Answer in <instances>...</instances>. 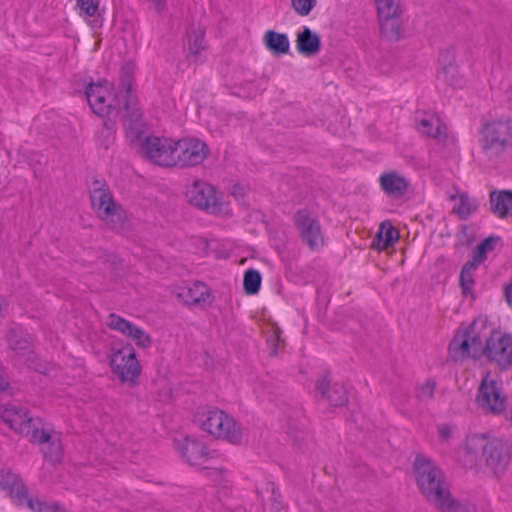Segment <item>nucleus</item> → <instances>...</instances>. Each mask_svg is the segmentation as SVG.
Listing matches in <instances>:
<instances>
[{
    "mask_svg": "<svg viewBox=\"0 0 512 512\" xmlns=\"http://www.w3.org/2000/svg\"><path fill=\"white\" fill-rule=\"evenodd\" d=\"M460 460L469 467L483 462L497 475L507 467L509 454L502 441L485 435H472L466 440Z\"/></svg>",
    "mask_w": 512,
    "mask_h": 512,
    "instance_id": "nucleus-1",
    "label": "nucleus"
},
{
    "mask_svg": "<svg viewBox=\"0 0 512 512\" xmlns=\"http://www.w3.org/2000/svg\"><path fill=\"white\" fill-rule=\"evenodd\" d=\"M414 475L421 493L443 512L453 507L440 469L427 457L417 455L414 461Z\"/></svg>",
    "mask_w": 512,
    "mask_h": 512,
    "instance_id": "nucleus-2",
    "label": "nucleus"
},
{
    "mask_svg": "<svg viewBox=\"0 0 512 512\" xmlns=\"http://www.w3.org/2000/svg\"><path fill=\"white\" fill-rule=\"evenodd\" d=\"M491 326L483 317L476 318L469 325H462L456 331L449 345V354L454 360L478 358L483 355Z\"/></svg>",
    "mask_w": 512,
    "mask_h": 512,
    "instance_id": "nucleus-3",
    "label": "nucleus"
},
{
    "mask_svg": "<svg viewBox=\"0 0 512 512\" xmlns=\"http://www.w3.org/2000/svg\"><path fill=\"white\" fill-rule=\"evenodd\" d=\"M199 428L216 440L240 445L244 439L241 425L222 409L211 407L196 418Z\"/></svg>",
    "mask_w": 512,
    "mask_h": 512,
    "instance_id": "nucleus-4",
    "label": "nucleus"
},
{
    "mask_svg": "<svg viewBox=\"0 0 512 512\" xmlns=\"http://www.w3.org/2000/svg\"><path fill=\"white\" fill-rule=\"evenodd\" d=\"M0 490L6 493L17 506H27L32 512H67L58 503L43 501L37 497L27 498L24 484L17 474L0 470Z\"/></svg>",
    "mask_w": 512,
    "mask_h": 512,
    "instance_id": "nucleus-5",
    "label": "nucleus"
},
{
    "mask_svg": "<svg viewBox=\"0 0 512 512\" xmlns=\"http://www.w3.org/2000/svg\"><path fill=\"white\" fill-rule=\"evenodd\" d=\"M109 367L112 374L124 385L135 387L139 383L142 366L135 347L124 343L119 348H112L108 355Z\"/></svg>",
    "mask_w": 512,
    "mask_h": 512,
    "instance_id": "nucleus-6",
    "label": "nucleus"
},
{
    "mask_svg": "<svg viewBox=\"0 0 512 512\" xmlns=\"http://www.w3.org/2000/svg\"><path fill=\"white\" fill-rule=\"evenodd\" d=\"M173 446L182 459L197 470L215 469L219 455L209 449L206 443L197 437L181 436L173 440Z\"/></svg>",
    "mask_w": 512,
    "mask_h": 512,
    "instance_id": "nucleus-7",
    "label": "nucleus"
},
{
    "mask_svg": "<svg viewBox=\"0 0 512 512\" xmlns=\"http://www.w3.org/2000/svg\"><path fill=\"white\" fill-rule=\"evenodd\" d=\"M480 142L487 157L498 156L512 147V118L487 122L482 128Z\"/></svg>",
    "mask_w": 512,
    "mask_h": 512,
    "instance_id": "nucleus-8",
    "label": "nucleus"
},
{
    "mask_svg": "<svg viewBox=\"0 0 512 512\" xmlns=\"http://www.w3.org/2000/svg\"><path fill=\"white\" fill-rule=\"evenodd\" d=\"M185 196L188 202L213 214L230 215V207L220 202L216 189L208 182L195 180L186 187Z\"/></svg>",
    "mask_w": 512,
    "mask_h": 512,
    "instance_id": "nucleus-9",
    "label": "nucleus"
},
{
    "mask_svg": "<svg viewBox=\"0 0 512 512\" xmlns=\"http://www.w3.org/2000/svg\"><path fill=\"white\" fill-rule=\"evenodd\" d=\"M90 201L96 216L109 226H114L123 216L122 207L114 200L107 184L102 181H94L90 189Z\"/></svg>",
    "mask_w": 512,
    "mask_h": 512,
    "instance_id": "nucleus-10",
    "label": "nucleus"
},
{
    "mask_svg": "<svg viewBox=\"0 0 512 512\" xmlns=\"http://www.w3.org/2000/svg\"><path fill=\"white\" fill-rule=\"evenodd\" d=\"M29 441L38 445L44 458L52 463H58L64 455L62 436L59 431L41 421L36 422Z\"/></svg>",
    "mask_w": 512,
    "mask_h": 512,
    "instance_id": "nucleus-11",
    "label": "nucleus"
},
{
    "mask_svg": "<svg viewBox=\"0 0 512 512\" xmlns=\"http://www.w3.org/2000/svg\"><path fill=\"white\" fill-rule=\"evenodd\" d=\"M479 407L486 413L500 415L507 406V396L502 389V382L498 377L487 374L479 387L477 395Z\"/></svg>",
    "mask_w": 512,
    "mask_h": 512,
    "instance_id": "nucleus-12",
    "label": "nucleus"
},
{
    "mask_svg": "<svg viewBox=\"0 0 512 512\" xmlns=\"http://www.w3.org/2000/svg\"><path fill=\"white\" fill-rule=\"evenodd\" d=\"M176 141L167 137L149 136L141 143V153L162 167H176Z\"/></svg>",
    "mask_w": 512,
    "mask_h": 512,
    "instance_id": "nucleus-13",
    "label": "nucleus"
},
{
    "mask_svg": "<svg viewBox=\"0 0 512 512\" xmlns=\"http://www.w3.org/2000/svg\"><path fill=\"white\" fill-rule=\"evenodd\" d=\"M105 325L140 350H149L153 346V337L146 329L116 313H110L107 316Z\"/></svg>",
    "mask_w": 512,
    "mask_h": 512,
    "instance_id": "nucleus-14",
    "label": "nucleus"
},
{
    "mask_svg": "<svg viewBox=\"0 0 512 512\" xmlns=\"http://www.w3.org/2000/svg\"><path fill=\"white\" fill-rule=\"evenodd\" d=\"M85 94L93 112L101 117L112 114L121 104L120 99L113 93V86L108 81L90 84Z\"/></svg>",
    "mask_w": 512,
    "mask_h": 512,
    "instance_id": "nucleus-15",
    "label": "nucleus"
},
{
    "mask_svg": "<svg viewBox=\"0 0 512 512\" xmlns=\"http://www.w3.org/2000/svg\"><path fill=\"white\" fill-rule=\"evenodd\" d=\"M483 355L500 368L512 365V337L490 328Z\"/></svg>",
    "mask_w": 512,
    "mask_h": 512,
    "instance_id": "nucleus-16",
    "label": "nucleus"
},
{
    "mask_svg": "<svg viewBox=\"0 0 512 512\" xmlns=\"http://www.w3.org/2000/svg\"><path fill=\"white\" fill-rule=\"evenodd\" d=\"M176 166L191 167L202 164L210 154L207 144L194 137L176 141Z\"/></svg>",
    "mask_w": 512,
    "mask_h": 512,
    "instance_id": "nucleus-17",
    "label": "nucleus"
},
{
    "mask_svg": "<svg viewBox=\"0 0 512 512\" xmlns=\"http://www.w3.org/2000/svg\"><path fill=\"white\" fill-rule=\"evenodd\" d=\"M295 224L302 242L312 251H320L326 245V239L319 221L306 211L295 215Z\"/></svg>",
    "mask_w": 512,
    "mask_h": 512,
    "instance_id": "nucleus-18",
    "label": "nucleus"
},
{
    "mask_svg": "<svg viewBox=\"0 0 512 512\" xmlns=\"http://www.w3.org/2000/svg\"><path fill=\"white\" fill-rule=\"evenodd\" d=\"M0 418L15 432L27 437L32 435V431L37 421L41 418H32L29 413L13 404H6L0 408Z\"/></svg>",
    "mask_w": 512,
    "mask_h": 512,
    "instance_id": "nucleus-19",
    "label": "nucleus"
},
{
    "mask_svg": "<svg viewBox=\"0 0 512 512\" xmlns=\"http://www.w3.org/2000/svg\"><path fill=\"white\" fill-rule=\"evenodd\" d=\"M176 295L185 305L205 307L210 305L214 296L211 289L203 282L195 281L177 289Z\"/></svg>",
    "mask_w": 512,
    "mask_h": 512,
    "instance_id": "nucleus-20",
    "label": "nucleus"
},
{
    "mask_svg": "<svg viewBox=\"0 0 512 512\" xmlns=\"http://www.w3.org/2000/svg\"><path fill=\"white\" fill-rule=\"evenodd\" d=\"M378 182L384 193L396 198L403 196L409 187L408 179L397 171L381 173Z\"/></svg>",
    "mask_w": 512,
    "mask_h": 512,
    "instance_id": "nucleus-21",
    "label": "nucleus"
},
{
    "mask_svg": "<svg viewBox=\"0 0 512 512\" xmlns=\"http://www.w3.org/2000/svg\"><path fill=\"white\" fill-rule=\"evenodd\" d=\"M295 47L297 52L302 56H315L319 53L321 48L320 37L309 27L303 26L297 33Z\"/></svg>",
    "mask_w": 512,
    "mask_h": 512,
    "instance_id": "nucleus-22",
    "label": "nucleus"
},
{
    "mask_svg": "<svg viewBox=\"0 0 512 512\" xmlns=\"http://www.w3.org/2000/svg\"><path fill=\"white\" fill-rule=\"evenodd\" d=\"M490 204L493 214L500 219L512 218V192L493 191L490 193Z\"/></svg>",
    "mask_w": 512,
    "mask_h": 512,
    "instance_id": "nucleus-23",
    "label": "nucleus"
},
{
    "mask_svg": "<svg viewBox=\"0 0 512 512\" xmlns=\"http://www.w3.org/2000/svg\"><path fill=\"white\" fill-rule=\"evenodd\" d=\"M399 237V231L389 221H384L380 224L371 247L378 251H384L396 243Z\"/></svg>",
    "mask_w": 512,
    "mask_h": 512,
    "instance_id": "nucleus-24",
    "label": "nucleus"
},
{
    "mask_svg": "<svg viewBox=\"0 0 512 512\" xmlns=\"http://www.w3.org/2000/svg\"><path fill=\"white\" fill-rule=\"evenodd\" d=\"M316 389L322 396H325L332 405L341 406L347 402V390L342 384L334 383L330 386L328 379L323 378L316 384Z\"/></svg>",
    "mask_w": 512,
    "mask_h": 512,
    "instance_id": "nucleus-25",
    "label": "nucleus"
},
{
    "mask_svg": "<svg viewBox=\"0 0 512 512\" xmlns=\"http://www.w3.org/2000/svg\"><path fill=\"white\" fill-rule=\"evenodd\" d=\"M262 41L265 48L274 55H286L290 51V41L286 33L267 30Z\"/></svg>",
    "mask_w": 512,
    "mask_h": 512,
    "instance_id": "nucleus-26",
    "label": "nucleus"
},
{
    "mask_svg": "<svg viewBox=\"0 0 512 512\" xmlns=\"http://www.w3.org/2000/svg\"><path fill=\"white\" fill-rule=\"evenodd\" d=\"M416 129L431 138H439L446 133V127L437 114L427 113L421 117L417 124Z\"/></svg>",
    "mask_w": 512,
    "mask_h": 512,
    "instance_id": "nucleus-27",
    "label": "nucleus"
},
{
    "mask_svg": "<svg viewBox=\"0 0 512 512\" xmlns=\"http://www.w3.org/2000/svg\"><path fill=\"white\" fill-rule=\"evenodd\" d=\"M400 13H387L378 15L381 31L390 40H398L402 35V21Z\"/></svg>",
    "mask_w": 512,
    "mask_h": 512,
    "instance_id": "nucleus-28",
    "label": "nucleus"
},
{
    "mask_svg": "<svg viewBox=\"0 0 512 512\" xmlns=\"http://www.w3.org/2000/svg\"><path fill=\"white\" fill-rule=\"evenodd\" d=\"M450 201L455 202L453 213L461 219H467L477 209V202L465 192H457L449 196Z\"/></svg>",
    "mask_w": 512,
    "mask_h": 512,
    "instance_id": "nucleus-29",
    "label": "nucleus"
},
{
    "mask_svg": "<svg viewBox=\"0 0 512 512\" xmlns=\"http://www.w3.org/2000/svg\"><path fill=\"white\" fill-rule=\"evenodd\" d=\"M7 341L10 348L20 356H24L32 351L29 337L20 327H14L9 331Z\"/></svg>",
    "mask_w": 512,
    "mask_h": 512,
    "instance_id": "nucleus-30",
    "label": "nucleus"
},
{
    "mask_svg": "<svg viewBox=\"0 0 512 512\" xmlns=\"http://www.w3.org/2000/svg\"><path fill=\"white\" fill-rule=\"evenodd\" d=\"M477 264L469 261L464 264L460 273V285L464 295L472 294L474 287V274L476 271Z\"/></svg>",
    "mask_w": 512,
    "mask_h": 512,
    "instance_id": "nucleus-31",
    "label": "nucleus"
},
{
    "mask_svg": "<svg viewBox=\"0 0 512 512\" xmlns=\"http://www.w3.org/2000/svg\"><path fill=\"white\" fill-rule=\"evenodd\" d=\"M204 49V31L199 28L189 32L187 40V50L189 55L196 59Z\"/></svg>",
    "mask_w": 512,
    "mask_h": 512,
    "instance_id": "nucleus-32",
    "label": "nucleus"
},
{
    "mask_svg": "<svg viewBox=\"0 0 512 512\" xmlns=\"http://www.w3.org/2000/svg\"><path fill=\"white\" fill-rule=\"evenodd\" d=\"M261 274L255 269H248L243 277V289L247 295H255L261 287Z\"/></svg>",
    "mask_w": 512,
    "mask_h": 512,
    "instance_id": "nucleus-33",
    "label": "nucleus"
},
{
    "mask_svg": "<svg viewBox=\"0 0 512 512\" xmlns=\"http://www.w3.org/2000/svg\"><path fill=\"white\" fill-rule=\"evenodd\" d=\"M498 241L497 237H489L481 241L474 251L472 262L477 265L482 263L487 258V253L494 250Z\"/></svg>",
    "mask_w": 512,
    "mask_h": 512,
    "instance_id": "nucleus-34",
    "label": "nucleus"
},
{
    "mask_svg": "<svg viewBox=\"0 0 512 512\" xmlns=\"http://www.w3.org/2000/svg\"><path fill=\"white\" fill-rule=\"evenodd\" d=\"M79 15L85 19L93 18L99 9V0H77Z\"/></svg>",
    "mask_w": 512,
    "mask_h": 512,
    "instance_id": "nucleus-35",
    "label": "nucleus"
},
{
    "mask_svg": "<svg viewBox=\"0 0 512 512\" xmlns=\"http://www.w3.org/2000/svg\"><path fill=\"white\" fill-rule=\"evenodd\" d=\"M316 4L317 0H291V7L301 17L308 16Z\"/></svg>",
    "mask_w": 512,
    "mask_h": 512,
    "instance_id": "nucleus-36",
    "label": "nucleus"
},
{
    "mask_svg": "<svg viewBox=\"0 0 512 512\" xmlns=\"http://www.w3.org/2000/svg\"><path fill=\"white\" fill-rule=\"evenodd\" d=\"M378 15H387V13H399L400 6L398 0H375Z\"/></svg>",
    "mask_w": 512,
    "mask_h": 512,
    "instance_id": "nucleus-37",
    "label": "nucleus"
},
{
    "mask_svg": "<svg viewBox=\"0 0 512 512\" xmlns=\"http://www.w3.org/2000/svg\"><path fill=\"white\" fill-rule=\"evenodd\" d=\"M435 390V382L432 380H426L417 388V398L421 401H427L433 398Z\"/></svg>",
    "mask_w": 512,
    "mask_h": 512,
    "instance_id": "nucleus-38",
    "label": "nucleus"
},
{
    "mask_svg": "<svg viewBox=\"0 0 512 512\" xmlns=\"http://www.w3.org/2000/svg\"><path fill=\"white\" fill-rule=\"evenodd\" d=\"M503 295L508 307L512 310V277L503 285Z\"/></svg>",
    "mask_w": 512,
    "mask_h": 512,
    "instance_id": "nucleus-39",
    "label": "nucleus"
},
{
    "mask_svg": "<svg viewBox=\"0 0 512 512\" xmlns=\"http://www.w3.org/2000/svg\"><path fill=\"white\" fill-rule=\"evenodd\" d=\"M438 437L441 441H447L453 433L452 428L447 424H441L437 428Z\"/></svg>",
    "mask_w": 512,
    "mask_h": 512,
    "instance_id": "nucleus-40",
    "label": "nucleus"
},
{
    "mask_svg": "<svg viewBox=\"0 0 512 512\" xmlns=\"http://www.w3.org/2000/svg\"><path fill=\"white\" fill-rule=\"evenodd\" d=\"M231 195L237 200L240 201L243 199L245 195V189L243 186L236 184L231 189Z\"/></svg>",
    "mask_w": 512,
    "mask_h": 512,
    "instance_id": "nucleus-41",
    "label": "nucleus"
},
{
    "mask_svg": "<svg viewBox=\"0 0 512 512\" xmlns=\"http://www.w3.org/2000/svg\"><path fill=\"white\" fill-rule=\"evenodd\" d=\"M152 8L157 12H162L166 8L167 0H147Z\"/></svg>",
    "mask_w": 512,
    "mask_h": 512,
    "instance_id": "nucleus-42",
    "label": "nucleus"
},
{
    "mask_svg": "<svg viewBox=\"0 0 512 512\" xmlns=\"http://www.w3.org/2000/svg\"><path fill=\"white\" fill-rule=\"evenodd\" d=\"M271 490H272V497L275 500V502H277V504L275 505V508L280 509L281 503L278 502V499H280V497H281L280 493H279L278 489L275 488L274 484H271Z\"/></svg>",
    "mask_w": 512,
    "mask_h": 512,
    "instance_id": "nucleus-43",
    "label": "nucleus"
},
{
    "mask_svg": "<svg viewBox=\"0 0 512 512\" xmlns=\"http://www.w3.org/2000/svg\"><path fill=\"white\" fill-rule=\"evenodd\" d=\"M124 126H125L126 129H128V126H129V121L128 120L124 121Z\"/></svg>",
    "mask_w": 512,
    "mask_h": 512,
    "instance_id": "nucleus-44",
    "label": "nucleus"
},
{
    "mask_svg": "<svg viewBox=\"0 0 512 512\" xmlns=\"http://www.w3.org/2000/svg\"><path fill=\"white\" fill-rule=\"evenodd\" d=\"M133 115L138 118L139 117V113L138 112H133Z\"/></svg>",
    "mask_w": 512,
    "mask_h": 512,
    "instance_id": "nucleus-45",
    "label": "nucleus"
},
{
    "mask_svg": "<svg viewBox=\"0 0 512 512\" xmlns=\"http://www.w3.org/2000/svg\"><path fill=\"white\" fill-rule=\"evenodd\" d=\"M125 109H128V103L124 102Z\"/></svg>",
    "mask_w": 512,
    "mask_h": 512,
    "instance_id": "nucleus-46",
    "label": "nucleus"
}]
</instances>
